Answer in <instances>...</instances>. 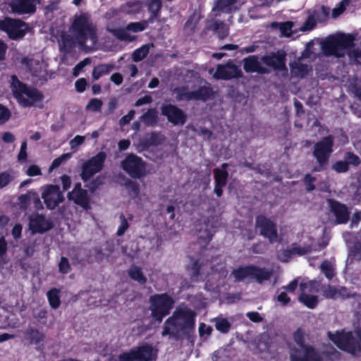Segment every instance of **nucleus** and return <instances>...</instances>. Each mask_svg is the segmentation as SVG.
<instances>
[{"label":"nucleus","mask_w":361,"mask_h":361,"mask_svg":"<svg viewBox=\"0 0 361 361\" xmlns=\"http://www.w3.org/2000/svg\"><path fill=\"white\" fill-rule=\"evenodd\" d=\"M196 313L191 309L180 306L164 324L161 335L178 339L190 335L195 329Z\"/></svg>","instance_id":"obj_1"},{"label":"nucleus","mask_w":361,"mask_h":361,"mask_svg":"<svg viewBox=\"0 0 361 361\" xmlns=\"http://www.w3.org/2000/svg\"><path fill=\"white\" fill-rule=\"evenodd\" d=\"M10 88L13 97L23 107L33 106L44 99V95L39 90L24 83L16 75L11 76Z\"/></svg>","instance_id":"obj_2"},{"label":"nucleus","mask_w":361,"mask_h":361,"mask_svg":"<svg viewBox=\"0 0 361 361\" xmlns=\"http://www.w3.org/2000/svg\"><path fill=\"white\" fill-rule=\"evenodd\" d=\"M71 30L78 44L84 46L88 39L92 42L97 40V29L93 24L90 16L87 13L75 15Z\"/></svg>","instance_id":"obj_3"},{"label":"nucleus","mask_w":361,"mask_h":361,"mask_svg":"<svg viewBox=\"0 0 361 361\" xmlns=\"http://www.w3.org/2000/svg\"><path fill=\"white\" fill-rule=\"evenodd\" d=\"M328 336L340 349L351 354L361 355V331L360 330L329 332Z\"/></svg>","instance_id":"obj_4"},{"label":"nucleus","mask_w":361,"mask_h":361,"mask_svg":"<svg viewBox=\"0 0 361 361\" xmlns=\"http://www.w3.org/2000/svg\"><path fill=\"white\" fill-rule=\"evenodd\" d=\"M305 334L298 330L293 334V339L297 346L291 350V361H321L322 359L314 349L306 345L304 342Z\"/></svg>","instance_id":"obj_5"},{"label":"nucleus","mask_w":361,"mask_h":361,"mask_svg":"<svg viewBox=\"0 0 361 361\" xmlns=\"http://www.w3.org/2000/svg\"><path fill=\"white\" fill-rule=\"evenodd\" d=\"M271 275V271L264 269L258 268L255 266H246L234 269L231 274V277H233L235 281L255 279L261 283L263 281L269 279Z\"/></svg>","instance_id":"obj_6"},{"label":"nucleus","mask_w":361,"mask_h":361,"mask_svg":"<svg viewBox=\"0 0 361 361\" xmlns=\"http://www.w3.org/2000/svg\"><path fill=\"white\" fill-rule=\"evenodd\" d=\"M28 30L27 24L20 19L6 17L0 20V30L5 32L12 40L22 39Z\"/></svg>","instance_id":"obj_7"},{"label":"nucleus","mask_w":361,"mask_h":361,"mask_svg":"<svg viewBox=\"0 0 361 361\" xmlns=\"http://www.w3.org/2000/svg\"><path fill=\"white\" fill-rule=\"evenodd\" d=\"M149 302L152 316L158 322H161L169 313L174 302L173 299L166 294L152 295L150 297Z\"/></svg>","instance_id":"obj_8"},{"label":"nucleus","mask_w":361,"mask_h":361,"mask_svg":"<svg viewBox=\"0 0 361 361\" xmlns=\"http://www.w3.org/2000/svg\"><path fill=\"white\" fill-rule=\"evenodd\" d=\"M121 166L133 178H141L147 174V165L142 159L130 153L121 161Z\"/></svg>","instance_id":"obj_9"},{"label":"nucleus","mask_w":361,"mask_h":361,"mask_svg":"<svg viewBox=\"0 0 361 361\" xmlns=\"http://www.w3.org/2000/svg\"><path fill=\"white\" fill-rule=\"evenodd\" d=\"M156 355L157 351L152 345L143 344L121 353L118 361H152Z\"/></svg>","instance_id":"obj_10"},{"label":"nucleus","mask_w":361,"mask_h":361,"mask_svg":"<svg viewBox=\"0 0 361 361\" xmlns=\"http://www.w3.org/2000/svg\"><path fill=\"white\" fill-rule=\"evenodd\" d=\"M106 154L99 152L82 165L81 178L82 180H89L96 173L100 172L104 166Z\"/></svg>","instance_id":"obj_11"},{"label":"nucleus","mask_w":361,"mask_h":361,"mask_svg":"<svg viewBox=\"0 0 361 361\" xmlns=\"http://www.w3.org/2000/svg\"><path fill=\"white\" fill-rule=\"evenodd\" d=\"M334 145V137L331 135L324 137L314 144L313 156L320 166L327 164L333 152Z\"/></svg>","instance_id":"obj_12"},{"label":"nucleus","mask_w":361,"mask_h":361,"mask_svg":"<svg viewBox=\"0 0 361 361\" xmlns=\"http://www.w3.org/2000/svg\"><path fill=\"white\" fill-rule=\"evenodd\" d=\"M216 80H231L243 77V72L237 65L229 60L226 64H219L214 74Z\"/></svg>","instance_id":"obj_13"},{"label":"nucleus","mask_w":361,"mask_h":361,"mask_svg":"<svg viewBox=\"0 0 361 361\" xmlns=\"http://www.w3.org/2000/svg\"><path fill=\"white\" fill-rule=\"evenodd\" d=\"M161 114L166 117L169 123L174 126L184 125L187 120V116L184 111L171 104H163L161 106Z\"/></svg>","instance_id":"obj_14"},{"label":"nucleus","mask_w":361,"mask_h":361,"mask_svg":"<svg viewBox=\"0 0 361 361\" xmlns=\"http://www.w3.org/2000/svg\"><path fill=\"white\" fill-rule=\"evenodd\" d=\"M40 0H11L9 6L16 14H33L36 12L37 5Z\"/></svg>","instance_id":"obj_15"},{"label":"nucleus","mask_w":361,"mask_h":361,"mask_svg":"<svg viewBox=\"0 0 361 361\" xmlns=\"http://www.w3.org/2000/svg\"><path fill=\"white\" fill-rule=\"evenodd\" d=\"M86 185H82L81 183H77L73 190L68 194L69 200L80 205L85 209L90 208V197Z\"/></svg>","instance_id":"obj_16"},{"label":"nucleus","mask_w":361,"mask_h":361,"mask_svg":"<svg viewBox=\"0 0 361 361\" xmlns=\"http://www.w3.org/2000/svg\"><path fill=\"white\" fill-rule=\"evenodd\" d=\"M256 228L262 235L267 238L270 242L278 240L275 224L264 216H259L256 220Z\"/></svg>","instance_id":"obj_17"},{"label":"nucleus","mask_w":361,"mask_h":361,"mask_svg":"<svg viewBox=\"0 0 361 361\" xmlns=\"http://www.w3.org/2000/svg\"><path fill=\"white\" fill-rule=\"evenodd\" d=\"M286 54L284 51H278L262 56L261 60L265 65L275 71H283L286 69Z\"/></svg>","instance_id":"obj_18"},{"label":"nucleus","mask_w":361,"mask_h":361,"mask_svg":"<svg viewBox=\"0 0 361 361\" xmlns=\"http://www.w3.org/2000/svg\"><path fill=\"white\" fill-rule=\"evenodd\" d=\"M53 223L50 219L43 215L35 214L30 216L29 228L32 233H42L50 230Z\"/></svg>","instance_id":"obj_19"},{"label":"nucleus","mask_w":361,"mask_h":361,"mask_svg":"<svg viewBox=\"0 0 361 361\" xmlns=\"http://www.w3.org/2000/svg\"><path fill=\"white\" fill-rule=\"evenodd\" d=\"M42 198L47 207L51 209L58 206L63 200L59 188L54 185H49L45 188L42 193Z\"/></svg>","instance_id":"obj_20"},{"label":"nucleus","mask_w":361,"mask_h":361,"mask_svg":"<svg viewBox=\"0 0 361 361\" xmlns=\"http://www.w3.org/2000/svg\"><path fill=\"white\" fill-rule=\"evenodd\" d=\"M243 69L247 73H257L259 74H269L270 70L261 65L259 58L256 55L248 56L243 59Z\"/></svg>","instance_id":"obj_21"},{"label":"nucleus","mask_w":361,"mask_h":361,"mask_svg":"<svg viewBox=\"0 0 361 361\" xmlns=\"http://www.w3.org/2000/svg\"><path fill=\"white\" fill-rule=\"evenodd\" d=\"M329 207L334 214L337 224H345L349 219V211L348 208L336 201L328 200Z\"/></svg>","instance_id":"obj_22"},{"label":"nucleus","mask_w":361,"mask_h":361,"mask_svg":"<svg viewBox=\"0 0 361 361\" xmlns=\"http://www.w3.org/2000/svg\"><path fill=\"white\" fill-rule=\"evenodd\" d=\"M322 50L326 56H334L340 58L344 56L345 52L339 50L338 42L335 36L329 37L322 43Z\"/></svg>","instance_id":"obj_23"},{"label":"nucleus","mask_w":361,"mask_h":361,"mask_svg":"<svg viewBox=\"0 0 361 361\" xmlns=\"http://www.w3.org/2000/svg\"><path fill=\"white\" fill-rule=\"evenodd\" d=\"M312 249V245L298 246L292 250H284L278 254V258L282 262H288L293 255H304Z\"/></svg>","instance_id":"obj_24"},{"label":"nucleus","mask_w":361,"mask_h":361,"mask_svg":"<svg viewBox=\"0 0 361 361\" xmlns=\"http://www.w3.org/2000/svg\"><path fill=\"white\" fill-rule=\"evenodd\" d=\"M161 0H149L147 2V10L150 13L148 18L149 23H154L160 16L161 10L162 8Z\"/></svg>","instance_id":"obj_25"},{"label":"nucleus","mask_w":361,"mask_h":361,"mask_svg":"<svg viewBox=\"0 0 361 361\" xmlns=\"http://www.w3.org/2000/svg\"><path fill=\"white\" fill-rule=\"evenodd\" d=\"M24 338L30 344H37L44 341L45 334L39 330L30 327L24 332Z\"/></svg>","instance_id":"obj_26"},{"label":"nucleus","mask_w":361,"mask_h":361,"mask_svg":"<svg viewBox=\"0 0 361 361\" xmlns=\"http://www.w3.org/2000/svg\"><path fill=\"white\" fill-rule=\"evenodd\" d=\"M193 99L195 101L206 102L214 95V92L211 86H201L197 90L192 91Z\"/></svg>","instance_id":"obj_27"},{"label":"nucleus","mask_w":361,"mask_h":361,"mask_svg":"<svg viewBox=\"0 0 361 361\" xmlns=\"http://www.w3.org/2000/svg\"><path fill=\"white\" fill-rule=\"evenodd\" d=\"M335 37L338 42L339 50H342V51L354 46L355 38L351 35L341 34Z\"/></svg>","instance_id":"obj_28"},{"label":"nucleus","mask_w":361,"mask_h":361,"mask_svg":"<svg viewBox=\"0 0 361 361\" xmlns=\"http://www.w3.org/2000/svg\"><path fill=\"white\" fill-rule=\"evenodd\" d=\"M114 68V65L109 63H101L96 66L92 73L93 80H97L100 77L109 74Z\"/></svg>","instance_id":"obj_29"},{"label":"nucleus","mask_w":361,"mask_h":361,"mask_svg":"<svg viewBox=\"0 0 361 361\" xmlns=\"http://www.w3.org/2000/svg\"><path fill=\"white\" fill-rule=\"evenodd\" d=\"M173 92L176 94V98L178 101L194 100L193 92L192 91H188V86L176 87L174 88Z\"/></svg>","instance_id":"obj_30"},{"label":"nucleus","mask_w":361,"mask_h":361,"mask_svg":"<svg viewBox=\"0 0 361 361\" xmlns=\"http://www.w3.org/2000/svg\"><path fill=\"white\" fill-rule=\"evenodd\" d=\"M130 279L136 281L140 284H145L147 282V277L144 275L142 269L136 265H133L128 271Z\"/></svg>","instance_id":"obj_31"},{"label":"nucleus","mask_w":361,"mask_h":361,"mask_svg":"<svg viewBox=\"0 0 361 361\" xmlns=\"http://www.w3.org/2000/svg\"><path fill=\"white\" fill-rule=\"evenodd\" d=\"M324 295L329 298H338L347 297V290L345 288H336L334 286H329L324 290Z\"/></svg>","instance_id":"obj_32"},{"label":"nucleus","mask_w":361,"mask_h":361,"mask_svg":"<svg viewBox=\"0 0 361 361\" xmlns=\"http://www.w3.org/2000/svg\"><path fill=\"white\" fill-rule=\"evenodd\" d=\"M154 45L152 43H148L142 45L141 47L136 49L132 54V59L135 62H139L147 57L149 52V49Z\"/></svg>","instance_id":"obj_33"},{"label":"nucleus","mask_w":361,"mask_h":361,"mask_svg":"<svg viewBox=\"0 0 361 361\" xmlns=\"http://www.w3.org/2000/svg\"><path fill=\"white\" fill-rule=\"evenodd\" d=\"M145 125L154 126L158 123V112L156 109H149L141 116Z\"/></svg>","instance_id":"obj_34"},{"label":"nucleus","mask_w":361,"mask_h":361,"mask_svg":"<svg viewBox=\"0 0 361 361\" xmlns=\"http://www.w3.org/2000/svg\"><path fill=\"white\" fill-rule=\"evenodd\" d=\"M319 283L314 281H302L300 283L301 293L309 294V293L318 292Z\"/></svg>","instance_id":"obj_35"},{"label":"nucleus","mask_w":361,"mask_h":361,"mask_svg":"<svg viewBox=\"0 0 361 361\" xmlns=\"http://www.w3.org/2000/svg\"><path fill=\"white\" fill-rule=\"evenodd\" d=\"M210 29L217 33L220 39H224L228 35V29L222 21H214L210 26Z\"/></svg>","instance_id":"obj_36"},{"label":"nucleus","mask_w":361,"mask_h":361,"mask_svg":"<svg viewBox=\"0 0 361 361\" xmlns=\"http://www.w3.org/2000/svg\"><path fill=\"white\" fill-rule=\"evenodd\" d=\"M299 300L306 307L310 309L314 308L318 303V299L317 296L306 293H300Z\"/></svg>","instance_id":"obj_37"},{"label":"nucleus","mask_w":361,"mask_h":361,"mask_svg":"<svg viewBox=\"0 0 361 361\" xmlns=\"http://www.w3.org/2000/svg\"><path fill=\"white\" fill-rule=\"evenodd\" d=\"M228 164L224 163L220 168H215L213 170L214 180H227L228 176Z\"/></svg>","instance_id":"obj_38"},{"label":"nucleus","mask_w":361,"mask_h":361,"mask_svg":"<svg viewBox=\"0 0 361 361\" xmlns=\"http://www.w3.org/2000/svg\"><path fill=\"white\" fill-rule=\"evenodd\" d=\"M47 298L50 306L56 309L59 307L61 302L59 298V290L56 288H53L47 293Z\"/></svg>","instance_id":"obj_39"},{"label":"nucleus","mask_w":361,"mask_h":361,"mask_svg":"<svg viewBox=\"0 0 361 361\" xmlns=\"http://www.w3.org/2000/svg\"><path fill=\"white\" fill-rule=\"evenodd\" d=\"M148 20H142L140 22L130 23L126 26L128 31H132L133 32H138L145 30L149 24Z\"/></svg>","instance_id":"obj_40"},{"label":"nucleus","mask_w":361,"mask_h":361,"mask_svg":"<svg viewBox=\"0 0 361 361\" xmlns=\"http://www.w3.org/2000/svg\"><path fill=\"white\" fill-rule=\"evenodd\" d=\"M128 30L123 28H118L113 30V35L121 41L131 42L135 39V37L130 35Z\"/></svg>","instance_id":"obj_41"},{"label":"nucleus","mask_w":361,"mask_h":361,"mask_svg":"<svg viewBox=\"0 0 361 361\" xmlns=\"http://www.w3.org/2000/svg\"><path fill=\"white\" fill-rule=\"evenodd\" d=\"M343 159L348 163L349 167L350 166L357 167L361 164L360 158L352 152H346L344 154Z\"/></svg>","instance_id":"obj_42"},{"label":"nucleus","mask_w":361,"mask_h":361,"mask_svg":"<svg viewBox=\"0 0 361 361\" xmlns=\"http://www.w3.org/2000/svg\"><path fill=\"white\" fill-rule=\"evenodd\" d=\"M72 156L71 153H65L54 159L49 168V172H51L53 170L58 168L63 163L68 160Z\"/></svg>","instance_id":"obj_43"},{"label":"nucleus","mask_w":361,"mask_h":361,"mask_svg":"<svg viewBox=\"0 0 361 361\" xmlns=\"http://www.w3.org/2000/svg\"><path fill=\"white\" fill-rule=\"evenodd\" d=\"M103 102L97 98L91 99L86 105L85 109L92 112H98L101 111Z\"/></svg>","instance_id":"obj_44"},{"label":"nucleus","mask_w":361,"mask_h":361,"mask_svg":"<svg viewBox=\"0 0 361 361\" xmlns=\"http://www.w3.org/2000/svg\"><path fill=\"white\" fill-rule=\"evenodd\" d=\"M160 144L159 135L155 132H152L148 138L143 142L145 147L157 146Z\"/></svg>","instance_id":"obj_45"},{"label":"nucleus","mask_w":361,"mask_h":361,"mask_svg":"<svg viewBox=\"0 0 361 361\" xmlns=\"http://www.w3.org/2000/svg\"><path fill=\"white\" fill-rule=\"evenodd\" d=\"M11 117V111L3 104H0V125L5 124Z\"/></svg>","instance_id":"obj_46"},{"label":"nucleus","mask_w":361,"mask_h":361,"mask_svg":"<svg viewBox=\"0 0 361 361\" xmlns=\"http://www.w3.org/2000/svg\"><path fill=\"white\" fill-rule=\"evenodd\" d=\"M349 166L345 160L336 161L332 166V169L337 173H345L349 170Z\"/></svg>","instance_id":"obj_47"},{"label":"nucleus","mask_w":361,"mask_h":361,"mask_svg":"<svg viewBox=\"0 0 361 361\" xmlns=\"http://www.w3.org/2000/svg\"><path fill=\"white\" fill-rule=\"evenodd\" d=\"M322 272L326 276L328 279H331L334 276V271L333 265L329 262H324L321 265Z\"/></svg>","instance_id":"obj_48"},{"label":"nucleus","mask_w":361,"mask_h":361,"mask_svg":"<svg viewBox=\"0 0 361 361\" xmlns=\"http://www.w3.org/2000/svg\"><path fill=\"white\" fill-rule=\"evenodd\" d=\"M317 25L316 20L312 15H310L303 23L301 30L308 31L313 30Z\"/></svg>","instance_id":"obj_49"},{"label":"nucleus","mask_w":361,"mask_h":361,"mask_svg":"<svg viewBox=\"0 0 361 361\" xmlns=\"http://www.w3.org/2000/svg\"><path fill=\"white\" fill-rule=\"evenodd\" d=\"M37 199V197L35 193L30 192L28 194L21 195L19 197L20 207L25 208L27 207V204L31 200H35Z\"/></svg>","instance_id":"obj_50"},{"label":"nucleus","mask_w":361,"mask_h":361,"mask_svg":"<svg viewBox=\"0 0 361 361\" xmlns=\"http://www.w3.org/2000/svg\"><path fill=\"white\" fill-rule=\"evenodd\" d=\"M120 225L116 233L119 236L123 235L129 226L128 221L123 214L120 215Z\"/></svg>","instance_id":"obj_51"},{"label":"nucleus","mask_w":361,"mask_h":361,"mask_svg":"<svg viewBox=\"0 0 361 361\" xmlns=\"http://www.w3.org/2000/svg\"><path fill=\"white\" fill-rule=\"evenodd\" d=\"M235 1V0H217L214 9L223 11L225 8L231 7Z\"/></svg>","instance_id":"obj_52"},{"label":"nucleus","mask_w":361,"mask_h":361,"mask_svg":"<svg viewBox=\"0 0 361 361\" xmlns=\"http://www.w3.org/2000/svg\"><path fill=\"white\" fill-rule=\"evenodd\" d=\"M215 326L216 329L222 333L228 332L230 328L228 322L224 319H217Z\"/></svg>","instance_id":"obj_53"},{"label":"nucleus","mask_w":361,"mask_h":361,"mask_svg":"<svg viewBox=\"0 0 361 361\" xmlns=\"http://www.w3.org/2000/svg\"><path fill=\"white\" fill-rule=\"evenodd\" d=\"M91 61L89 58H86L84 60L80 61L73 69V75L78 76L80 73L82 71L84 67L87 64L90 63Z\"/></svg>","instance_id":"obj_54"},{"label":"nucleus","mask_w":361,"mask_h":361,"mask_svg":"<svg viewBox=\"0 0 361 361\" xmlns=\"http://www.w3.org/2000/svg\"><path fill=\"white\" fill-rule=\"evenodd\" d=\"M294 68L295 73L296 75L304 77L308 74L309 67L308 65L305 63H299L297 64Z\"/></svg>","instance_id":"obj_55"},{"label":"nucleus","mask_w":361,"mask_h":361,"mask_svg":"<svg viewBox=\"0 0 361 361\" xmlns=\"http://www.w3.org/2000/svg\"><path fill=\"white\" fill-rule=\"evenodd\" d=\"M135 114V110L131 109L130 111H129V112L126 115L122 116L120 118L119 125L121 126H124L128 124L134 118Z\"/></svg>","instance_id":"obj_56"},{"label":"nucleus","mask_w":361,"mask_h":361,"mask_svg":"<svg viewBox=\"0 0 361 361\" xmlns=\"http://www.w3.org/2000/svg\"><path fill=\"white\" fill-rule=\"evenodd\" d=\"M87 86V80L84 78L78 79L75 82V87L78 92H83Z\"/></svg>","instance_id":"obj_57"},{"label":"nucleus","mask_w":361,"mask_h":361,"mask_svg":"<svg viewBox=\"0 0 361 361\" xmlns=\"http://www.w3.org/2000/svg\"><path fill=\"white\" fill-rule=\"evenodd\" d=\"M204 228V233L200 235V238H204L206 240H210L214 233V230H213V227L207 224H204L203 226Z\"/></svg>","instance_id":"obj_58"},{"label":"nucleus","mask_w":361,"mask_h":361,"mask_svg":"<svg viewBox=\"0 0 361 361\" xmlns=\"http://www.w3.org/2000/svg\"><path fill=\"white\" fill-rule=\"evenodd\" d=\"M59 269L62 274H67L70 271L71 267L68 260L66 257L61 258Z\"/></svg>","instance_id":"obj_59"},{"label":"nucleus","mask_w":361,"mask_h":361,"mask_svg":"<svg viewBox=\"0 0 361 361\" xmlns=\"http://www.w3.org/2000/svg\"><path fill=\"white\" fill-rule=\"evenodd\" d=\"M25 173L30 177L39 176L41 174V169L37 165L32 164L27 169Z\"/></svg>","instance_id":"obj_60"},{"label":"nucleus","mask_w":361,"mask_h":361,"mask_svg":"<svg viewBox=\"0 0 361 361\" xmlns=\"http://www.w3.org/2000/svg\"><path fill=\"white\" fill-rule=\"evenodd\" d=\"M348 56L350 59H352L355 63L361 64V50L358 49H355L350 51L348 54Z\"/></svg>","instance_id":"obj_61"},{"label":"nucleus","mask_w":361,"mask_h":361,"mask_svg":"<svg viewBox=\"0 0 361 361\" xmlns=\"http://www.w3.org/2000/svg\"><path fill=\"white\" fill-rule=\"evenodd\" d=\"M85 140V136L76 135L70 141L71 149H75L81 145Z\"/></svg>","instance_id":"obj_62"},{"label":"nucleus","mask_w":361,"mask_h":361,"mask_svg":"<svg viewBox=\"0 0 361 361\" xmlns=\"http://www.w3.org/2000/svg\"><path fill=\"white\" fill-rule=\"evenodd\" d=\"M21 63L23 65H25L29 69V71L32 73V75L33 76H37V73H36V71H33L31 68V66L32 65V59H30L27 56L23 57L21 59Z\"/></svg>","instance_id":"obj_63"},{"label":"nucleus","mask_w":361,"mask_h":361,"mask_svg":"<svg viewBox=\"0 0 361 361\" xmlns=\"http://www.w3.org/2000/svg\"><path fill=\"white\" fill-rule=\"evenodd\" d=\"M152 102V98L149 95H145L140 99H138L135 103V106H140L143 104H150Z\"/></svg>","instance_id":"obj_64"}]
</instances>
